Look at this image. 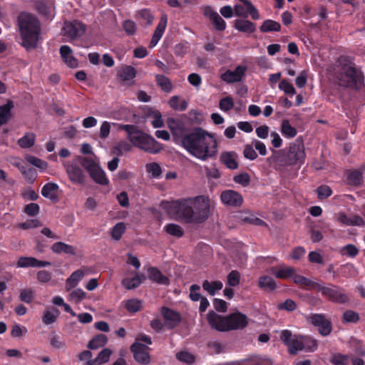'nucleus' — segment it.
Masks as SVG:
<instances>
[{
    "mask_svg": "<svg viewBox=\"0 0 365 365\" xmlns=\"http://www.w3.org/2000/svg\"><path fill=\"white\" fill-rule=\"evenodd\" d=\"M163 208L169 215L179 217L187 223H204L211 215L210 200L205 195L166 202Z\"/></svg>",
    "mask_w": 365,
    "mask_h": 365,
    "instance_id": "f257e3e1",
    "label": "nucleus"
},
{
    "mask_svg": "<svg viewBox=\"0 0 365 365\" xmlns=\"http://www.w3.org/2000/svg\"><path fill=\"white\" fill-rule=\"evenodd\" d=\"M182 146L192 155L202 160L214 158L217 143L213 136L200 127L195 128L182 138Z\"/></svg>",
    "mask_w": 365,
    "mask_h": 365,
    "instance_id": "f03ea898",
    "label": "nucleus"
},
{
    "mask_svg": "<svg viewBox=\"0 0 365 365\" xmlns=\"http://www.w3.org/2000/svg\"><path fill=\"white\" fill-rule=\"evenodd\" d=\"M17 24L22 39L21 45L28 51L36 48L41 30L38 18L31 13L22 11L17 16Z\"/></svg>",
    "mask_w": 365,
    "mask_h": 365,
    "instance_id": "7ed1b4c3",
    "label": "nucleus"
},
{
    "mask_svg": "<svg viewBox=\"0 0 365 365\" xmlns=\"http://www.w3.org/2000/svg\"><path fill=\"white\" fill-rule=\"evenodd\" d=\"M334 76L339 86L359 89L362 83L363 76L357 71L354 63L346 56H340L334 68Z\"/></svg>",
    "mask_w": 365,
    "mask_h": 365,
    "instance_id": "20e7f679",
    "label": "nucleus"
},
{
    "mask_svg": "<svg viewBox=\"0 0 365 365\" xmlns=\"http://www.w3.org/2000/svg\"><path fill=\"white\" fill-rule=\"evenodd\" d=\"M127 133V138L130 143L146 152L157 153L161 149V145L153 138L139 130L135 125H123L120 127Z\"/></svg>",
    "mask_w": 365,
    "mask_h": 365,
    "instance_id": "39448f33",
    "label": "nucleus"
},
{
    "mask_svg": "<svg viewBox=\"0 0 365 365\" xmlns=\"http://www.w3.org/2000/svg\"><path fill=\"white\" fill-rule=\"evenodd\" d=\"M79 163L89 173L91 178L98 184L107 185L108 180L106 178L104 171L93 160V159L87 157L79 158Z\"/></svg>",
    "mask_w": 365,
    "mask_h": 365,
    "instance_id": "423d86ee",
    "label": "nucleus"
},
{
    "mask_svg": "<svg viewBox=\"0 0 365 365\" xmlns=\"http://www.w3.org/2000/svg\"><path fill=\"white\" fill-rule=\"evenodd\" d=\"M272 155L267 159V162L274 170L282 171L285 168L293 166V164L284 149L282 150H272Z\"/></svg>",
    "mask_w": 365,
    "mask_h": 365,
    "instance_id": "0eeeda50",
    "label": "nucleus"
},
{
    "mask_svg": "<svg viewBox=\"0 0 365 365\" xmlns=\"http://www.w3.org/2000/svg\"><path fill=\"white\" fill-rule=\"evenodd\" d=\"M86 31V25L78 20L66 21L62 28V35L73 41L81 37Z\"/></svg>",
    "mask_w": 365,
    "mask_h": 365,
    "instance_id": "6e6552de",
    "label": "nucleus"
},
{
    "mask_svg": "<svg viewBox=\"0 0 365 365\" xmlns=\"http://www.w3.org/2000/svg\"><path fill=\"white\" fill-rule=\"evenodd\" d=\"M292 332L289 330H284L280 336L281 340L289 346V350L291 354H297L299 351L305 349V344L302 337L298 339L297 337L292 339Z\"/></svg>",
    "mask_w": 365,
    "mask_h": 365,
    "instance_id": "1a4fd4ad",
    "label": "nucleus"
},
{
    "mask_svg": "<svg viewBox=\"0 0 365 365\" xmlns=\"http://www.w3.org/2000/svg\"><path fill=\"white\" fill-rule=\"evenodd\" d=\"M149 350L148 346L138 341L134 342L130 346L135 360L142 364H148L150 362Z\"/></svg>",
    "mask_w": 365,
    "mask_h": 365,
    "instance_id": "9d476101",
    "label": "nucleus"
},
{
    "mask_svg": "<svg viewBox=\"0 0 365 365\" xmlns=\"http://www.w3.org/2000/svg\"><path fill=\"white\" fill-rule=\"evenodd\" d=\"M287 153L293 165L298 163H302L305 158L304 146L302 140L300 139L296 140L290 145Z\"/></svg>",
    "mask_w": 365,
    "mask_h": 365,
    "instance_id": "9b49d317",
    "label": "nucleus"
},
{
    "mask_svg": "<svg viewBox=\"0 0 365 365\" xmlns=\"http://www.w3.org/2000/svg\"><path fill=\"white\" fill-rule=\"evenodd\" d=\"M310 322L315 327H319V332L322 336H328L332 330L331 321L326 319L322 314H312L309 317Z\"/></svg>",
    "mask_w": 365,
    "mask_h": 365,
    "instance_id": "f8f14e48",
    "label": "nucleus"
},
{
    "mask_svg": "<svg viewBox=\"0 0 365 365\" xmlns=\"http://www.w3.org/2000/svg\"><path fill=\"white\" fill-rule=\"evenodd\" d=\"M64 166L68 178L73 183L84 185L86 177L81 167L70 163L65 164Z\"/></svg>",
    "mask_w": 365,
    "mask_h": 365,
    "instance_id": "ddd939ff",
    "label": "nucleus"
},
{
    "mask_svg": "<svg viewBox=\"0 0 365 365\" xmlns=\"http://www.w3.org/2000/svg\"><path fill=\"white\" fill-rule=\"evenodd\" d=\"M324 297L329 301L338 304H345L349 301L348 296L343 292V289L335 285H332L331 287H329Z\"/></svg>",
    "mask_w": 365,
    "mask_h": 365,
    "instance_id": "4468645a",
    "label": "nucleus"
},
{
    "mask_svg": "<svg viewBox=\"0 0 365 365\" xmlns=\"http://www.w3.org/2000/svg\"><path fill=\"white\" fill-rule=\"evenodd\" d=\"M207 321L212 329L218 331H228L227 317H222L214 312H210L207 314Z\"/></svg>",
    "mask_w": 365,
    "mask_h": 365,
    "instance_id": "2eb2a0df",
    "label": "nucleus"
},
{
    "mask_svg": "<svg viewBox=\"0 0 365 365\" xmlns=\"http://www.w3.org/2000/svg\"><path fill=\"white\" fill-rule=\"evenodd\" d=\"M220 198L225 205L235 207H240L243 202L242 196L239 192L231 190L223 191Z\"/></svg>",
    "mask_w": 365,
    "mask_h": 365,
    "instance_id": "dca6fc26",
    "label": "nucleus"
},
{
    "mask_svg": "<svg viewBox=\"0 0 365 365\" xmlns=\"http://www.w3.org/2000/svg\"><path fill=\"white\" fill-rule=\"evenodd\" d=\"M227 319L229 331L242 329L248 324L247 317L240 312H235L229 314L227 316Z\"/></svg>",
    "mask_w": 365,
    "mask_h": 365,
    "instance_id": "f3484780",
    "label": "nucleus"
},
{
    "mask_svg": "<svg viewBox=\"0 0 365 365\" xmlns=\"http://www.w3.org/2000/svg\"><path fill=\"white\" fill-rule=\"evenodd\" d=\"M167 125L175 139H180L186 135V128L184 123L177 118H169L167 119Z\"/></svg>",
    "mask_w": 365,
    "mask_h": 365,
    "instance_id": "a211bd4d",
    "label": "nucleus"
},
{
    "mask_svg": "<svg viewBox=\"0 0 365 365\" xmlns=\"http://www.w3.org/2000/svg\"><path fill=\"white\" fill-rule=\"evenodd\" d=\"M161 313L165 319V326L170 329L176 327L181 322L180 314L168 307H163Z\"/></svg>",
    "mask_w": 365,
    "mask_h": 365,
    "instance_id": "6ab92c4d",
    "label": "nucleus"
},
{
    "mask_svg": "<svg viewBox=\"0 0 365 365\" xmlns=\"http://www.w3.org/2000/svg\"><path fill=\"white\" fill-rule=\"evenodd\" d=\"M203 15L212 21L216 30L224 31L225 29V21L211 6H207L203 8Z\"/></svg>",
    "mask_w": 365,
    "mask_h": 365,
    "instance_id": "aec40b11",
    "label": "nucleus"
},
{
    "mask_svg": "<svg viewBox=\"0 0 365 365\" xmlns=\"http://www.w3.org/2000/svg\"><path fill=\"white\" fill-rule=\"evenodd\" d=\"M246 67L238 66L235 71L227 70L221 75V79L228 83H237L241 81L245 76Z\"/></svg>",
    "mask_w": 365,
    "mask_h": 365,
    "instance_id": "412c9836",
    "label": "nucleus"
},
{
    "mask_svg": "<svg viewBox=\"0 0 365 365\" xmlns=\"http://www.w3.org/2000/svg\"><path fill=\"white\" fill-rule=\"evenodd\" d=\"M58 185L55 182H48L41 189V195L49 199L53 202H57L58 201V197L57 191L58 190Z\"/></svg>",
    "mask_w": 365,
    "mask_h": 365,
    "instance_id": "4be33fe9",
    "label": "nucleus"
},
{
    "mask_svg": "<svg viewBox=\"0 0 365 365\" xmlns=\"http://www.w3.org/2000/svg\"><path fill=\"white\" fill-rule=\"evenodd\" d=\"M167 21H168L167 16L163 15L160 18V20L154 31V34L152 36V39L150 42V48L154 47L158 43L159 40L161 38V37L164 33V31L166 28Z\"/></svg>",
    "mask_w": 365,
    "mask_h": 365,
    "instance_id": "5701e85b",
    "label": "nucleus"
},
{
    "mask_svg": "<svg viewBox=\"0 0 365 365\" xmlns=\"http://www.w3.org/2000/svg\"><path fill=\"white\" fill-rule=\"evenodd\" d=\"M338 220L343 225L347 226H364L365 225L364 220L359 215L347 216L341 212L338 217Z\"/></svg>",
    "mask_w": 365,
    "mask_h": 365,
    "instance_id": "b1692460",
    "label": "nucleus"
},
{
    "mask_svg": "<svg viewBox=\"0 0 365 365\" xmlns=\"http://www.w3.org/2000/svg\"><path fill=\"white\" fill-rule=\"evenodd\" d=\"M347 183L350 185L359 187L362 185V171L359 170H347L345 171Z\"/></svg>",
    "mask_w": 365,
    "mask_h": 365,
    "instance_id": "393cba45",
    "label": "nucleus"
},
{
    "mask_svg": "<svg viewBox=\"0 0 365 365\" xmlns=\"http://www.w3.org/2000/svg\"><path fill=\"white\" fill-rule=\"evenodd\" d=\"M51 249L56 254L65 253L72 256L76 255V249L73 246L63 242H55L52 245Z\"/></svg>",
    "mask_w": 365,
    "mask_h": 365,
    "instance_id": "a878e982",
    "label": "nucleus"
},
{
    "mask_svg": "<svg viewBox=\"0 0 365 365\" xmlns=\"http://www.w3.org/2000/svg\"><path fill=\"white\" fill-rule=\"evenodd\" d=\"M148 275L150 280L158 284L168 285L170 283L169 279L157 268L150 267L148 269Z\"/></svg>",
    "mask_w": 365,
    "mask_h": 365,
    "instance_id": "bb28decb",
    "label": "nucleus"
},
{
    "mask_svg": "<svg viewBox=\"0 0 365 365\" xmlns=\"http://www.w3.org/2000/svg\"><path fill=\"white\" fill-rule=\"evenodd\" d=\"M14 108V102L9 100L5 105L0 106V126L7 123L12 118L11 109Z\"/></svg>",
    "mask_w": 365,
    "mask_h": 365,
    "instance_id": "cd10ccee",
    "label": "nucleus"
},
{
    "mask_svg": "<svg viewBox=\"0 0 365 365\" xmlns=\"http://www.w3.org/2000/svg\"><path fill=\"white\" fill-rule=\"evenodd\" d=\"M234 27L239 31L248 34H252L256 30L255 24L246 19L235 20Z\"/></svg>",
    "mask_w": 365,
    "mask_h": 365,
    "instance_id": "c85d7f7f",
    "label": "nucleus"
},
{
    "mask_svg": "<svg viewBox=\"0 0 365 365\" xmlns=\"http://www.w3.org/2000/svg\"><path fill=\"white\" fill-rule=\"evenodd\" d=\"M136 71L131 66H123L118 71L117 76L122 81H129L135 77Z\"/></svg>",
    "mask_w": 365,
    "mask_h": 365,
    "instance_id": "c756f323",
    "label": "nucleus"
},
{
    "mask_svg": "<svg viewBox=\"0 0 365 365\" xmlns=\"http://www.w3.org/2000/svg\"><path fill=\"white\" fill-rule=\"evenodd\" d=\"M220 161L227 168L235 170L238 168V163L235 158V153L232 152H223L220 157Z\"/></svg>",
    "mask_w": 365,
    "mask_h": 365,
    "instance_id": "7c9ffc66",
    "label": "nucleus"
},
{
    "mask_svg": "<svg viewBox=\"0 0 365 365\" xmlns=\"http://www.w3.org/2000/svg\"><path fill=\"white\" fill-rule=\"evenodd\" d=\"M16 166L18 167L22 175L24 176L25 179L30 184L34 183L37 178V173L34 168H27L24 165H21L19 163L16 164Z\"/></svg>",
    "mask_w": 365,
    "mask_h": 365,
    "instance_id": "2f4dec72",
    "label": "nucleus"
},
{
    "mask_svg": "<svg viewBox=\"0 0 365 365\" xmlns=\"http://www.w3.org/2000/svg\"><path fill=\"white\" fill-rule=\"evenodd\" d=\"M270 273L274 274L276 277L279 279H286L294 275L295 269L293 267H284L277 270V268L272 267Z\"/></svg>",
    "mask_w": 365,
    "mask_h": 365,
    "instance_id": "473e14b6",
    "label": "nucleus"
},
{
    "mask_svg": "<svg viewBox=\"0 0 365 365\" xmlns=\"http://www.w3.org/2000/svg\"><path fill=\"white\" fill-rule=\"evenodd\" d=\"M108 341V337L103 334L96 335L88 344L90 349H97L103 346Z\"/></svg>",
    "mask_w": 365,
    "mask_h": 365,
    "instance_id": "72a5a7b5",
    "label": "nucleus"
},
{
    "mask_svg": "<svg viewBox=\"0 0 365 365\" xmlns=\"http://www.w3.org/2000/svg\"><path fill=\"white\" fill-rule=\"evenodd\" d=\"M84 273L82 270L78 269L73 272L66 279V290L68 291L77 285L78 282L83 278Z\"/></svg>",
    "mask_w": 365,
    "mask_h": 365,
    "instance_id": "f704fd0d",
    "label": "nucleus"
},
{
    "mask_svg": "<svg viewBox=\"0 0 365 365\" xmlns=\"http://www.w3.org/2000/svg\"><path fill=\"white\" fill-rule=\"evenodd\" d=\"M156 83L165 93H170L173 89V84L170 80L163 75L155 76Z\"/></svg>",
    "mask_w": 365,
    "mask_h": 365,
    "instance_id": "c9c22d12",
    "label": "nucleus"
},
{
    "mask_svg": "<svg viewBox=\"0 0 365 365\" xmlns=\"http://www.w3.org/2000/svg\"><path fill=\"white\" fill-rule=\"evenodd\" d=\"M144 275H136L133 278H125L122 280V284L127 289H132L138 287L141 283Z\"/></svg>",
    "mask_w": 365,
    "mask_h": 365,
    "instance_id": "e433bc0d",
    "label": "nucleus"
},
{
    "mask_svg": "<svg viewBox=\"0 0 365 365\" xmlns=\"http://www.w3.org/2000/svg\"><path fill=\"white\" fill-rule=\"evenodd\" d=\"M202 288L210 295L214 296L216 291L222 288V283L220 281H215L210 283L208 280H205L202 283Z\"/></svg>",
    "mask_w": 365,
    "mask_h": 365,
    "instance_id": "4c0bfd02",
    "label": "nucleus"
},
{
    "mask_svg": "<svg viewBox=\"0 0 365 365\" xmlns=\"http://www.w3.org/2000/svg\"><path fill=\"white\" fill-rule=\"evenodd\" d=\"M259 286L260 288L270 292L274 290L277 287L275 281L268 276L261 277L259 279Z\"/></svg>",
    "mask_w": 365,
    "mask_h": 365,
    "instance_id": "58836bf2",
    "label": "nucleus"
},
{
    "mask_svg": "<svg viewBox=\"0 0 365 365\" xmlns=\"http://www.w3.org/2000/svg\"><path fill=\"white\" fill-rule=\"evenodd\" d=\"M36 135L34 133H27L24 137L19 139L18 145L22 148H29L34 145Z\"/></svg>",
    "mask_w": 365,
    "mask_h": 365,
    "instance_id": "ea45409f",
    "label": "nucleus"
},
{
    "mask_svg": "<svg viewBox=\"0 0 365 365\" xmlns=\"http://www.w3.org/2000/svg\"><path fill=\"white\" fill-rule=\"evenodd\" d=\"M176 359L187 364H193L195 362V356L194 354L187 351H180L176 353L175 354Z\"/></svg>",
    "mask_w": 365,
    "mask_h": 365,
    "instance_id": "a19ab883",
    "label": "nucleus"
},
{
    "mask_svg": "<svg viewBox=\"0 0 365 365\" xmlns=\"http://www.w3.org/2000/svg\"><path fill=\"white\" fill-rule=\"evenodd\" d=\"M281 29L280 24L272 20L264 21L259 28L261 32L279 31Z\"/></svg>",
    "mask_w": 365,
    "mask_h": 365,
    "instance_id": "79ce46f5",
    "label": "nucleus"
},
{
    "mask_svg": "<svg viewBox=\"0 0 365 365\" xmlns=\"http://www.w3.org/2000/svg\"><path fill=\"white\" fill-rule=\"evenodd\" d=\"M59 311L56 308H53V311L46 310L42 317V321L46 325L54 323L58 316Z\"/></svg>",
    "mask_w": 365,
    "mask_h": 365,
    "instance_id": "37998d69",
    "label": "nucleus"
},
{
    "mask_svg": "<svg viewBox=\"0 0 365 365\" xmlns=\"http://www.w3.org/2000/svg\"><path fill=\"white\" fill-rule=\"evenodd\" d=\"M165 229L168 234L176 237H181L184 235L182 228L180 225L174 223L167 225Z\"/></svg>",
    "mask_w": 365,
    "mask_h": 365,
    "instance_id": "c03bdc74",
    "label": "nucleus"
},
{
    "mask_svg": "<svg viewBox=\"0 0 365 365\" xmlns=\"http://www.w3.org/2000/svg\"><path fill=\"white\" fill-rule=\"evenodd\" d=\"M125 230L123 222L117 223L111 230V236L115 240H119Z\"/></svg>",
    "mask_w": 365,
    "mask_h": 365,
    "instance_id": "a18cd8bd",
    "label": "nucleus"
},
{
    "mask_svg": "<svg viewBox=\"0 0 365 365\" xmlns=\"http://www.w3.org/2000/svg\"><path fill=\"white\" fill-rule=\"evenodd\" d=\"M282 132L289 138H293L297 135V130L291 125L287 120H283L282 122Z\"/></svg>",
    "mask_w": 365,
    "mask_h": 365,
    "instance_id": "49530a36",
    "label": "nucleus"
},
{
    "mask_svg": "<svg viewBox=\"0 0 365 365\" xmlns=\"http://www.w3.org/2000/svg\"><path fill=\"white\" fill-rule=\"evenodd\" d=\"M141 301L137 299H131L126 302L125 308L131 313H135L140 310Z\"/></svg>",
    "mask_w": 365,
    "mask_h": 365,
    "instance_id": "de8ad7c7",
    "label": "nucleus"
},
{
    "mask_svg": "<svg viewBox=\"0 0 365 365\" xmlns=\"http://www.w3.org/2000/svg\"><path fill=\"white\" fill-rule=\"evenodd\" d=\"M234 101L232 97L227 96L222 98L219 102L220 108L225 112L232 110L234 108Z\"/></svg>",
    "mask_w": 365,
    "mask_h": 365,
    "instance_id": "09e8293b",
    "label": "nucleus"
},
{
    "mask_svg": "<svg viewBox=\"0 0 365 365\" xmlns=\"http://www.w3.org/2000/svg\"><path fill=\"white\" fill-rule=\"evenodd\" d=\"M34 297V292L31 289H23L20 292L19 299L25 303H31Z\"/></svg>",
    "mask_w": 365,
    "mask_h": 365,
    "instance_id": "8fccbe9b",
    "label": "nucleus"
},
{
    "mask_svg": "<svg viewBox=\"0 0 365 365\" xmlns=\"http://www.w3.org/2000/svg\"><path fill=\"white\" fill-rule=\"evenodd\" d=\"M26 160L31 165L40 168L41 170H46L48 167V163L46 161L41 160L32 155L26 157Z\"/></svg>",
    "mask_w": 365,
    "mask_h": 365,
    "instance_id": "3c124183",
    "label": "nucleus"
},
{
    "mask_svg": "<svg viewBox=\"0 0 365 365\" xmlns=\"http://www.w3.org/2000/svg\"><path fill=\"white\" fill-rule=\"evenodd\" d=\"M343 322L346 323H355L359 320V314L352 310L346 311L342 316Z\"/></svg>",
    "mask_w": 365,
    "mask_h": 365,
    "instance_id": "603ef678",
    "label": "nucleus"
},
{
    "mask_svg": "<svg viewBox=\"0 0 365 365\" xmlns=\"http://www.w3.org/2000/svg\"><path fill=\"white\" fill-rule=\"evenodd\" d=\"M112 354V351L109 349H103L95 358L96 361L98 363V364H103L108 361L109 358Z\"/></svg>",
    "mask_w": 365,
    "mask_h": 365,
    "instance_id": "864d4df0",
    "label": "nucleus"
},
{
    "mask_svg": "<svg viewBox=\"0 0 365 365\" xmlns=\"http://www.w3.org/2000/svg\"><path fill=\"white\" fill-rule=\"evenodd\" d=\"M233 180L237 184L246 187L250 184V176L247 173H243L235 175L233 178Z\"/></svg>",
    "mask_w": 365,
    "mask_h": 365,
    "instance_id": "5fc2aeb1",
    "label": "nucleus"
},
{
    "mask_svg": "<svg viewBox=\"0 0 365 365\" xmlns=\"http://www.w3.org/2000/svg\"><path fill=\"white\" fill-rule=\"evenodd\" d=\"M132 150V145L126 141L119 142L115 147V153L118 155H121L124 152H130Z\"/></svg>",
    "mask_w": 365,
    "mask_h": 365,
    "instance_id": "6e6d98bb",
    "label": "nucleus"
},
{
    "mask_svg": "<svg viewBox=\"0 0 365 365\" xmlns=\"http://www.w3.org/2000/svg\"><path fill=\"white\" fill-rule=\"evenodd\" d=\"M240 274L236 270L231 271L227 275V283L231 287H236L240 284Z\"/></svg>",
    "mask_w": 365,
    "mask_h": 365,
    "instance_id": "4d7b16f0",
    "label": "nucleus"
},
{
    "mask_svg": "<svg viewBox=\"0 0 365 365\" xmlns=\"http://www.w3.org/2000/svg\"><path fill=\"white\" fill-rule=\"evenodd\" d=\"M36 10L41 15L49 17L51 15L50 8L47 6V4L43 1H38L35 4Z\"/></svg>",
    "mask_w": 365,
    "mask_h": 365,
    "instance_id": "13d9d810",
    "label": "nucleus"
},
{
    "mask_svg": "<svg viewBox=\"0 0 365 365\" xmlns=\"http://www.w3.org/2000/svg\"><path fill=\"white\" fill-rule=\"evenodd\" d=\"M146 170L155 178L159 177L161 174V168L157 163L147 164Z\"/></svg>",
    "mask_w": 365,
    "mask_h": 365,
    "instance_id": "bf43d9fd",
    "label": "nucleus"
},
{
    "mask_svg": "<svg viewBox=\"0 0 365 365\" xmlns=\"http://www.w3.org/2000/svg\"><path fill=\"white\" fill-rule=\"evenodd\" d=\"M279 88L280 90L283 91L286 94L294 95L296 91L293 85L288 82L287 80H282L279 85Z\"/></svg>",
    "mask_w": 365,
    "mask_h": 365,
    "instance_id": "052dcab7",
    "label": "nucleus"
},
{
    "mask_svg": "<svg viewBox=\"0 0 365 365\" xmlns=\"http://www.w3.org/2000/svg\"><path fill=\"white\" fill-rule=\"evenodd\" d=\"M123 28L126 34L132 36L135 33L137 26L134 21L126 20L123 24Z\"/></svg>",
    "mask_w": 365,
    "mask_h": 365,
    "instance_id": "680f3d73",
    "label": "nucleus"
},
{
    "mask_svg": "<svg viewBox=\"0 0 365 365\" xmlns=\"http://www.w3.org/2000/svg\"><path fill=\"white\" fill-rule=\"evenodd\" d=\"M39 206L36 203H29L24 209V212L29 216H35L39 212Z\"/></svg>",
    "mask_w": 365,
    "mask_h": 365,
    "instance_id": "e2e57ef3",
    "label": "nucleus"
},
{
    "mask_svg": "<svg viewBox=\"0 0 365 365\" xmlns=\"http://www.w3.org/2000/svg\"><path fill=\"white\" fill-rule=\"evenodd\" d=\"M317 192L318 197L322 200L327 198L331 195V190L327 185H322L317 188Z\"/></svg>",
    "mask_w": 365,
    "mask_h": 365,
    "instance_id": "0e129e2a",
    "label": "nucleus"
},
{
    "mask_svg": "<svg viewBox=\"0 0 365 365\" xmlns=\"http://www.w3.org/2000/svg\"><path fill=\"white\" fill-rule=\"evenodd\" d=\"M70 297L75 303H78L86 297V292L81 289H77L71 292Z\"/></svg>",
    "mask_w": 365,
    "mask_h": 365,
    "instance_id": "69168bd1",
    "label": "nucleus"
},
{
    "mask_svg": "<svg viewBox=\"0 0 365 365\" xmlns=\"http://www.w3.org/2000/svg\"><path fill=\"white\" fill-rule=\"evenodd\" d=\"M200 287L197 284H192L190 287V298L192 301L197 302L202 297L199 293Z\"/></svg>",
    "mask_w": 365,
    "mask_h": 365,
    "instance_id": "338daca9",
    "label": "nucleus"
},
{
    "mask_svg": "<svg viewBox=\"0 0 365 365\" xmlns=\"http://www.w3.org/2000/svg\"><path fill=\"white\" fill-rule=\"evenodd\" d=\"M331 362L334 365H347L348 357L341 354H337L333 356Z\"/></svg>",
    "mask_w": 365,
    "mask_h": 365,
    "instance_id": "774afa93",
    "label": "nucleus"
}]
</instances>
